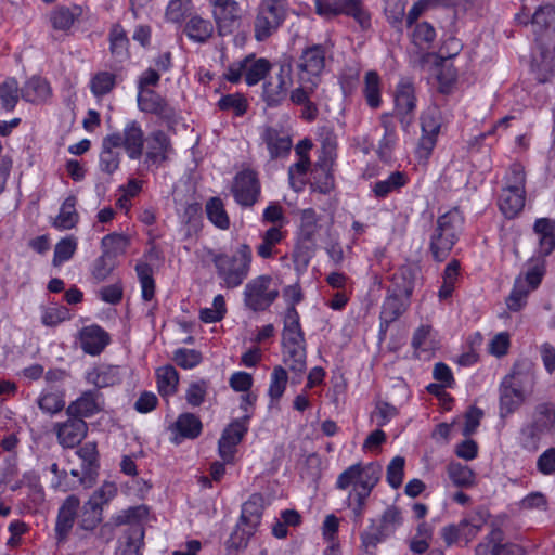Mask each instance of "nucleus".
I'll use <instances>...</instances> for the list:
<instances>
[{
	"label": "nucleus",
	"mask_w": 555,
	"mask_h": 555,
	"mask_svg": "<svg viewBox=\"0 0 555 555\" xmlns=\"http://www.w3.org/2000/svg\"><path fill=\"white\" fill-rule=\"evenodd\" d=\"M79 506L80 500L74 494L67 496L60 506L54 528L57 544L67 540L74 527Z\"/></svg>",
	"instance_id": "nucleus-17"
},
{
	"label": "nucleus",
	"mask_w": 555,
	"mask_h": 555,
	"mask_svg": "<svg viewBox=\"0 0 555 555\" xmlns=\"http://www.w3.org/2000/svg\"><path fill=\"white\" fill-rule=\"evenodd\" d=\"M135 271L142 288V299L150 301L155 295V281L153 278V269L146 262H139L135 266Z\"/></svg>",
	"instance_id": "nucleus-51"
},
{
	"label": "nucleus",
	"mask_w": 555,
	"mask_h": 555,
	"mask_svg": "<svg viewBox=\"0 0 555 555\" xmlns=\"http://www.w3.org/2000/svg\"><path fill=\"white\" fill-rule=\"evenodd\" d=\"M261 140L267 145L271 159L288 156L293 147L292 138L273 127H266Z\"/></svg>",
	"instance_id": "nucleus-23"
},
{
	"label": "nucleus",
	"mask_w": 555,
	"mask_h": 555,
	"mask_svg": "<svg viewBox=\"0 0 555 555\" xmlns=\"http://www.w3.org/2000/svg\"><path fill=\"white\" fill-rule=\"evenodd\" d=\"M325 47L312 44L305 48L296 62L297 81L320 83L325 67Z\"/></svg>",
	"instance_id": "nucleus-9"
},
{
	"label": "nucleus",
	"mask_w": 555,
	"mask_h": 555,
	"mask_svg": "<svg viewBox=\"0 0 555 555\" xmlns=\"http://www.w3.org/2000/svg\"><path fill=\"white\" fill-rule=\"evenodd\" d=\"M37 404L43 413L57 414L65 409L64 395L62 392H41Z\"/></svg>",
	"instance_id": "nucleus-57"
},
{
	"label": "nucleus",
	"mask_w": 555,
	"mask_h": 555,
	"mask_svg": "<svg viewBox=\"0 0 555 555\" xmlns=\"http://www.w3.org/2000/svg\"><path fill=\"white\" fill-rule=\"evenodd\" d=\"M411 299L387 291L383 301L379 319L386 322L397 321L410 307Z\"/></svg>",
	"instance_id": "nucleus-30"
},
{
	"label": "nucleus",
	"mask_w": 555,
	"mask_h": 555,
	"mask_svg": "<svg viewBox=\"0 0 555 555\" xmlns=\"http://www.w3.org/2000/svg\"><path fill=\"white\" fill-rule=\"evenodd\" d=\"M116 85V75L109 72L96 73L90 81V89L95 98L108 94Z\"/></svg>",
	"instance_id": "nucleus-55"
},
{
	"label": "nucleus",
	"mask_w": 555,
	"mask_h": 555,
	"mask_svg": "<svg viewBox=\"0 0 555 555\" xmlns=\"http://www.w3.org/2000/svg\"><path fill=\"white\" fill-rule=\"evenodd\" d=\"M421 268L416 264L401 266L391 276V286L387 289L397 295L411 299L416 283L420 280Z\"/></svg>",
	"instance_id": "nucleus-20"
},
{
	"label": "nucleus",
	"mask_w": 555,
	"mask_h": 555,
	"mask_svg": "<svg viewBox=\"0 0 555 555\" xmlns=\"http://www.w3.org/2000/svg\"><path fill=\"white\" fill-rule=\"evenodd\" d=\"M412 31L410 35L411 42L420 51H427L431 49L436 40V29L428 22H420L411 27Z\"/></svg>",
	"instance_id": "nucleus-36"
},
{
	"label": "nucleus",
	"mask_w": 555,
	"mask_h": 555,
	"mask_svg": "<svg viewBox=\"0 0 555 555\" xmlns=\"http://www.w3.org/2000/svg\"><path fill=\"white\" fill-rule=\"evenodd\" d=\"M212 25L199 16L191 17L184 27L186 36L195 42H205L212 34Z\"/></svg>",
	"instance_id": "nucleus-45"
},
{
	"label": "nucleus",
	"mask_w": 555,
	"mask_h": 555,
	"mask_svg": "<svg viewBox=\"0 0 555 555\" xmlns=\"http://www.w3.org/2000/svg\"><path fill=\"white\" fill-rule=\"evenodd\" d=\"M172 151L169 137L162 130L151 133L149 151L145 154L146 164H162L168 159V153Z\"/></svg>",
	"instance_id": "nucleus-24"
},
{
	"label": "nucleus",
	"mask_w": 555,
	"mask_h": 555,
	"mask_svg": "<svg viewBox=\"0 0 555 555\" xmlns=\"http://www.w3.org/2000/svg\"><path fill=\"white\" fill-rule=\"evenodd\" d=\"M86 379L93 384L95 389L112 387L121 382L119 367L116 365L102 364L88 372Z\"/></svg>",
	"instance_id": "nucleus-29"
},
{
	"label": "nucleus",
	"mask_w": 555,
	"mask_h": 555,
	"mask_svg": "<svg viewBox=\"0 0 555 555\" xmlns=\"http://www.w3.org/2000/svg\"><path fill=\"white\" fill-rule=\"evenodd\" d=\"M76 454L82 462L80 485L90 488L94 485L100 469L98 446L95 442L88 441L77 449Z\"/></svg>",
	"instance_id": "nucleus-18"
},
{
	"label": "nucleus",
	"mask_w": 555,
	"mask_h": 555,
	"mask_svg": "<svg viewBox=\"0 0 555 555\" xmlns=\"http://www.w3.org/2000/svg\"><path fill=\"white\" fill-rule=\"evenodd\" d=\"M77 249V240L74 236L62 238L54 247L53 266L57 267L68 261Z\"/></svg>",
	"instance_id": "nucleus-61"
},
{
	"label": "nucleus",
	"mask_w": 555,
	"mask_h": 555,
	"mask_svg": "<svg viewBox=\"0 0 555 555\" xmlns=\"http://www.w3.org/2000/svg\"><path fill=\"white\" fill-rule=\"evenodd\" d=\"M371 493V491L352 486V490L348 494L346 504L352 511V520L354 524H362L366 509V500L370 498Z\"/></svg>",
	"instance_id": "nucleus-40"
},
{
	"label": "nucleus",
	"mask_w": 555,
	"mask_h": 555,
	"mask_svg": "<svg viewBox=\"0 0 555 555\" xmlns=\"http://www.w3.org/2000/svg\"><path fill=\"white\" fill-rule=\"evenodd\" d=\"M409 181L406 173L393 171L386 179L378 180L372 185V192L378 199L386 198L393 192H399Z\"/></svg>",
	"instance_id": "nucleus-34"
},
{
	"label": "nucleus",
	"mask_w": 555,
	"mask_h": 555,
	"mask_svg": "<svg viewBox=\"0 0 555 555\" xmlns=\"http://www.w3.org/2000/svg\"><path fill=\"white\" fill-rule=\"evenodd\" d=\"M139 109L146 114L156 115L167 125H172L177 120V111L169 102L154 90H141L138 94Z\"/></svg>",
	"instance_id": "nucleus-12"
},
{
	"label": "nucleus",
	"mask_w": 555,
	"mask_h": 555,
	"mask_svg": "<svg viewBox=\"0 0 555 555\" xmlns=\"http://www.w3.org/2000/svg\"><path fill=\"white\" fill-rule=\"evenodd\" d=\"M314 255V243H306L298 241L292 254L294 269L298 273L307 270L310 260Z\"/></svg>",
	"instance_id": "nucleus-52"
},
{
	"label": "nucleus",
	"mask_w": 555,
	"mask_h": 555,
	"mask_svg": "<svg viewBox=\"0 0 555 555\" xmlns=\"http://www.w3.org/2000/svg\"><path fill=\"white\" fill-rule=\"evenodd\" d=\"M300 318L296 308L286 309L284 327L282 332V345L305 344V334L300 326Z\"/></svg>",
	"instance_id": "nucleus-28"
},
{
	"label": "nucleus",
	"mask_w": 555,
	"mask_h": 555,
	"mask_svg": "<svg viewBox=\"0 0 555 555\" xmlns=\"http://www.w3.org/2000/svg\"><path fill=\"white\" fill-rule=\"evenodd\" d=\"M450 480L459 488H472L476 483V474L467 465L459 462H451L447 466Z\"/></svg>",
	"instance_id": "nucleus-39"
},
{
	"label": "nucleus",
	"mask_w": 555,
	"mask_h": 555,
	"mask_svg": "<svg viewBox=\"0 0 555 555\" xmlns=\"http://www.w3.org/2000/svg\"><path fill=\"white\" fill-rule=\"evenodd\" d=\"M157 388L163 397L171 396L177 391L179 375L172 365H166L157 370Z\"/></svg>",
	"instance_id": "nucleus-46"
},
{
	"label": "nucleus",
	"mask_w": 555,
	"mask_h": 555,
	"mask_svg": "<svg viewBox=\"0 0 555 555\" xmlns=\"http://www.w3.org/2000/svg\"><path fill=\"white\" fill-rule=\"evenodd\" d=\"M21 88L15 78H8L0 83V103L3 109L12 112L20 99Z\"/></svg>",
	"instance_id": "nucleus-49"
},
{
	"label": "nucleus",
	"mask_w": 555,
	"mask_h": 555,
	"mask_svg": "<svg viewBox=\"0 0 555 555\" xmlns=\"http://www.w3.org/2000/svg\"><path fill=\"white\" fill-rule=\"evenodd\" d=\"M214 16L221 35L233 33L241 18V9L234 0H216Z\"/></svg>",
	"instance_id": "nucleus-19"
},
{
	"label": "nucleus",
	"mask_w": 555,
	"mask_h": 555,
	"mask_svg": "<svg viewBox=\"0 0 555 555\" xmlns=\"http://www.w3.org/2000/svg\"><path fill=\"white\" fill-rule=\"evenodd\" d=\"M79 340L85 353L98 356L109 344L111 337L100 325L92 324L80 330Z\"/></svg>",
	"instance_id": "nucleus-22"
},
{
	"label": "nucleus",
	"mask_w": 555,
	"mask_h": 555,
	"mask_svg": "<svg viewBox=\"0 0 555 555\" xmlns=\"http://www.w3.org/2000/svg\"><path fill=\"white\" fill-rule=\"evenodd\" d=\"M81 14L80 7L74 5L72 8L59 7L50 14V22L52 27L57 30H67L72 27L75 20Z\"/></svg>",
	"instance_id": "nucleus-42"
},
{
	"label": "nucleus",
	"mask_w": 555,
	"mask_h": 555,
	"mask_svg": "<svg viewBox=\"0 0 555 555\" xmlns=\"http://www.w3.org/2000/svg\"><path fill=\"white\" fill-rule=\"evenodd\" d=\"M531 23L539 31L548 29L555 31V8L553 5L540 7L534 12Z\"/></svg>",
	"instance_id": "nucleus-62"
},
{
	"label": "nucleus",
	"mask_w": 555,
	"mask_h": 555,
	"mask_svg": "<svg viewBox=\"0 0 555 555\" xmlns=\"http://www.w3.org/2000/svg\"><path fill=\"white\" fill-rule=\"evenodd\" d=\"M51 95V87L47 79L33 76L21 88V98L29 103L39 104L46 102Z\"/></svg>",
	"instance_id": "nucleus-26"
},
{
	"label": "nucleus",
	"mask_w": 555,
	"mask_h": 555,
	"mask_svg": "<svg viewBox=\"0 0 555 555\" xmlns=\"http://www.w3.org/2000/svg\"><path fill=\"white\" fill-rule=\"evenodd\" d=\"M249 414L234 420L222 431L218 441V450L220 457L227 462H232L236 452V446L242 441L248 431Z\"/></svg>",
	"instance_id": "nucleus-11"
},
{
	"label": "nucleus",
	"mask_w": 555,
	"mask_h": 555,
	"mask_svg": "<svg viewBox=\"0 0 555 555\" xmlns=\"http://www.w3.org/2000/svg\"><path fill=\"white\" fill-rule=\"evenodd\" d=\"M315 13L324 20L352 17L362 30L371 28V14L361 0H314Z\"/></svg>",
	"instance_id": "nucleus-5"
},
{
	"label": "nucleus",
	"mask_w": 555,
	"mask_h": 555,
	"mask_svg": "<svg viewBox=\"0 0 555 555\" xmlns=\"http://www.w3.org/2000/svg\"><path fill=\"white\" fill-rule=\"evenodd\" d=\"M149 514L147 507L145 505L132 506L127 509L121 511L119 514L112 518L114 526H122L128 525L125 534L129 537L131 529L135 526L143 527L142 519H144Z\"/></svg>",
	"instance_id": "nucleus-37"
},
{
	"label": "nucleus",
	"mask_w": 555,
	"mask_h": 555,
	"mask_svg": "<svg viewBox=\"0 0 555 555\" xmlns=\"http://www.w3.org/2000/svg\"><path fill=\"white\" fill-rule=\"evenodd\" d=\"M503 379L531 397L537 383L535 365L531 360L521 358L513 364Z\"/></svg>",
	"instance_id": "nucleus-16"
},
{
	"label": "nucleus",
	"mask_w": 555,
	"mask_h": 555,
	"mask_svg": "<svg viewBox=\"0 0 555 555\" xmlns=\"http://www.w3.org/2000/svg\"><path fill=\"white\" fill-rule=\"evenodd\" d=\"M272 276L263 274L250 280L244 288V305L254 312L266 311L279 297L278 288H270Z\"/></svg>",
	"instance_id": "nucleus-8"
},
{
	"label": "nucleus",
	"mask_w": 555,
	"mask_h": 555,
	"mask_svg": "<svg viewBox=\"0 0 555 555\" xmlns=\"http://www.w3.org/2000/svg\"><path fill=\"white\" fill-rule=\"evenodd\" d=\"M245 59H250L246 65L245 82L248 86H255L270 72L271 63L263 57L256 59L255 54H249Z\"/></svg>",
	"instance_id": "nucleus-41"
},
{
	"label": "nucleus",
	"mask_w": 555,
	"mask_h": 555,
	"mask_svg": "<svg viewBox=\"0 0 555 555\" xmlns=\"http://www.w3.org/2000/svg\"><path fill=\"white\" fill-rule=\"evenodd\" d=\"M104 410V397L98 389L83 391L76 400L65 409L67 416H76L81 420L92 417Z\"/></svg>",
	"instance_id": "nucleus-15"
},
{
	"label": "nucleus",
	"mask_w": 555,
	"mask_h": 555,
	"mask_svg": "<svg viewBox=\"0 0 555 555\" xmlns=\"http://www.w3.org/2000/svg\"><path fill=\"white\" fill-rule=\"evenodd\" d=\"M173 429L182 438L195 439L201 435L203 424L195 414L182 413L175 422Z\"/></svg>",
	"instance_id": "nucleus-38"
},
{
	"label": "nucleus",
	"mask_w": 555,
	"mask_h": 555,
	"mask_svg": "<svg viewBox=\"0 0 555 555\" xmlns=\"http://www.w3.org/2000/svg\"><path fill=\"white\" fill-rule=\"evenodd\" d=\"M287 0H261L254 22L255 39L264 41L284 23L287 16Z\"/></svg>",
	"instance_id": "nucleus-4"
},
{
	"label": "nucleus",
	"mask_w": 555,
	"mask_h": 555,
	"mask_svg": "<svg viewBox=\"0 0 555 555\" xmlns=\"http://www.w3.org/2000/svg\"><path fill=\"white\" fill-rule=\"evenodd\" d=\"M287 380L286 370L281 365L275 366L271 374V383L268 390L271 401H279L281 399L286 389Z\"/></svg>",
	"instance_id": "nucleus-60"
},
{
	"label": "nucleus",
	"mask_w": 555,
	"mask_h": 555,
	"mask_svg": "<svg viewBox=\"0 0 555 555\" xmlns=\"http://www.w3.org/2000/svg\"><path fill=\"white\" fill-rule=\"evenodd\" d=\"M211 260L222 285L236 288L249 274L253 251L248 244H241L234 255L215 254Z\"/></svg>",
	"instance_id": "nucleus-2"
},
{
	"label": "nucleus",
	"mask_w": 555,
	"mask_h": 555,
	"mask_svg": "<svg viewBox=\"0 0 555 555\" xmlns=\"http://www.w3.org/2000/svg\"><path fill=\"white\" fill-rule=\"evenodd\" d=\"M231 192L235 202L242 207L254 206L261 192L257 171L250 168L238 171L233 179Z\"/></svg>",
	"instance_id": "nucleus-10"
},
{
	"label": "nucleus",
	"mask_w": 555,
	"mask_h": 555,
	"mask_svg": "<svg viewBox=\"0 0 555 555\" xmlns=\"http://www.w3.org/2000/svg\"><path fill=\"white\" fill-rule=\"evenodd\" d=\"M286 232L281 225H272L260 237L261 243L256 247L257 255L262 259L273 258L278 254L276 246L285 238Z\"/></svg>",
	"instance_id": "nucleus-32"
},
{
	"label": "nucleus",
	"mask_w": 555,
	"mask_h": 555,
	"mask_svg": "<svg viewBox=\"0 0 555 555\" xmlns=\"http://www.w3.org/2000/svg\"><path fill=\"white\" fill-rule=\"evenodd\" d=\"M363 94L371 108L375 109L380 106V79L376 72L370 70L365 74Z\"/></svg>",
	"instance_id": "nucleus-48"
},
{
	"label": "nucleus",
	"mask_w": 555,
	"mask_h": 555,
	"mask_svg": "<svg viewBox=\"0 0 555 555\" xmlns=\"http://www.w3.org/2000/svg\"><path fill=\"white\" fill-rule=\"evenodd\" d=\"M416 96L414 85L409 80H401L395 93V116L408 127L414 119Z\"/></svg>",
	"instance_id": "nucleus-14"
},
{
	"label": "nucleus",
	"mask_w": 555,
	"mask_h": 555,
	"mask_svg": "<svg viewBox=\"0 0 555 555\" xmlns=\"http://www.w3.org/2000/svg\"><path fill=\"white\" fill-rule=\"evenodd\" d=\"M478 527L470 525L467 520H462L459 525H449L442 529V538L448 545L459 542L464 534L475 535Z\"/></svg>",
	"instance_id": "nucleus-59"
},
{
	"label": "nucleus",
	"mask_w": 555,
	"mask_h": 555,
	"mask_svg": "<svg viewBox=\"0 0 555 555\" xmlns=\"http://www.w3.org/2000/svg\"><path fill=\"white\" fill-rule=\"evenodd\" d=\"M463 224L464 216L457 207L438 217L429 241V251L435 261L442 262L449 257L459 241Z\"/></svg>",
	"instance_id": "nucleus-1"
},
{
	"label": "nucleus",
	"mask_w": 555,
	"mask_h": 555,
	"mask_svg": "<svg viewBox=\"0 0 555 555\" xmlns=\"http://www.w3.org/2000/svg\"><path fill=\"white\" fill-rule=\"evenodd\" d=\"M88 429L86 421L76 416H67L66 421L57 422L53 427L57 442L64 449L78 447L86 438Z\"/></svg>",
	"instance_id": "nucleus-13"
},
{
	"label": "nucleus",
	"mask_w": 555,
	"mask_h": 555,
	"mask_svg": "<svg viewBox=\"0 0 555 555\" xmlns=\"http://www.w3.org/2000/svg\"><path fill=\"white\" fill-rule=\"evenodd\" d=\"M117 266L116 259L111 257L108 253H103L92 263L91 275L96 282L105 281Z\"/></svg>",
	"instance_id": "nucleus-56"
},
{
	"label": "nucleus",
	"mask_w": 555,
	"mask_h": 555,
	"mask_svg": "<svg viewBox=\"0 0 555 555\" xmlns=\"http://www.w3.org/2000/svg\"><path fill=\"white\" fill-rule=\"evenodd\" d=\"M317 214L312 208L304 209L300 216L298 241L314 243L317 233Z\"/></svg>",
	"instance_id": "nucleus-53"
},
{
	"label": "nucleus",
	"mask_w": 555,
	"mask_h": 555,
	"mask_svg": "<svg viewBox=\"0 0 555 555\" xmlns=\"http://www.w3.org/2000/svg\"><path fill=\"white\" fill-rule=\"evenodd\" d=\"M519 388L512 386L506 380L502 379L499 386V414L501 418L515 413L529 398Z\"/></svg>",
	"instance_id": "nucleus-21"
},
{
	"label": "nucleus",
	"mask_w": 555,
	"mask_h": 555,
	"mask_svg": "<svg viewBox=\"0 0 555 555\" xmlns=\"http://www.w3.org/2000/svg\"><path fill=\"white\" fill-rule=\"evenodd\" d=\"M144 527L135 526L126 537L125 545L115 555H139L140 547L144 544Z\"/></svg>",
	"instance_id": "nucleus-63"
},
{
	"label": "nucleus",
	"mask_w": 555,
	"mask_h": 555,
	"mask_svg": "<svg viewBox=\"0 0 555 555\" xmlns=\"http://www.w3.org/2000/svg\"><path fill=\"white\" fill-rule=\"evenodd\" d=\"M403 516L396 505L388 506L380 516L379 524L376 525L371 519V526L360 535L361 542L365 548H375L379 543L391 537L402 525Z\"/></svg>",
	"instance_id": "nucleus-6"
},
{
	"label": "nucleus",
	"mask_w": 555,
	"mask_h": 555,
	"mask_svg": "<svg viewBox=\"0 0 555 555\" xmlns=\"http://www.w3.org/2000/svg\"><path fill=\"white\" fill-rule=\"evenodd\" d=\"M382 476V466L377 463L362 465L356 463L341 472L336 480V488L346 490L350 486H357L363 490L373 491Z\"/></svg>",
	"instance_id": "nucleus-7"
},
{
	"label": "nucleus",
	"mask_w": 555,
	"mask_h": 555,
	"mask_svg": "<svg viewBox=\"0 0 555 555\" xmlns=\"http://www.w3.org/2000/svg\"><path fill=\"white\" fill-rule=\"evenodd\" d=\"M130 241L128 236L119 233H111L105 235L101 241V247L103 253H108L111 257L114 259L117 256L122 255L128 246Z\"/></svg>",
	"instance_id": "nucleus-54"
},
{
	"label": "nucleus",
	"mask_w": 555,
	"mask_h": 555,
	"mask_svg": "<svg viewBox=\"0 0 555 555\" xmlns=\"http://www.w3.org/2000/svg\"><path fill=\"white\" fill-rule=\"evenodd\" d=\"M490 540L494 542L491 548V555H525V550L514 543H502L504 540V532L500 528H494L490 532Z\"/></svg>",
	"instance_id": "nucleus-50"
},
{
	"label": "nucleus",
	"mask_w": 555,
	"mask_h": 555,
	"mask_svg": "<svg viewBox=\"0 0 555 555\" xmlns=\"http://www.w3.org/2000/svg\"><path fill=\"white\" fill-rule=\"evenodd\" d=\"M76 197L68 196L60 208V214L56 216L53 225L57 229L69 230L78 222V214L76 211Z\"/></svg>",
	"instance_id": "nucleus-43"
},
{
	"label": "nucleus",
	"mask_w": 555,
	"mask_h": 555,
	"mask_svg": "<svg viewBox=\"0 0 555 555\" xmlns=\"http://www.w3.org/2000/svg\"><path fill=\"white\" fill-rule=\"evenodd\" d=\"M263 508V496L260 493L251 494L242 505L240 516L241 524L251 525L253 528H258L261 524Z\"/></svg>",
	"instance_id": "nucleus-35"
},
{
	"label": "nucleus",
	"mask_w": 555,
	"mask_h": 555,
	"mask_svg": "<svg viewBox=\"0 0 555 555\" xmlns=\"http://www.w3.org/2000/svg\"><path fill=\"white\" fill-rule=\"evenodd\" d=\"M289 88L269 81L263 85L262 98L269 107L279 106L287 96Z\"/></svg>",
	"instance_id": "nucleus-64"
},
{
	"label": "nucleus",
	"mask_w": 555,
	"mask_h": 555,
	"mask_svg": "<svg viewBox=\"0 0 555 555\" xmlns=\"http://www.w3.org/2000/svg\"><path fill=\"white\" fill-rule=\"evenodd\" d=\"M206 215L208 220L217 228L221 230L229 229L230 219L219 197H211L207 201Z\"/></svg>",
	"instance_id": "nucleus-47"
},
{
	"label": "nucleus",
	"mask_w": 555,
	"mask_h": 555,
	"mask_svg": "<svg viewBox=\"0 0 555 555\" xmlns=\"http://www.w3.org/2000/svg\"><path fill=\"white\" fill-rule=\"evenodd\" d=\"M109 51L117 63H124L130 59L128 35L120 24H114L108 33Z\"/></svg>",
	"instance_id": "nucleus-27"
},
{
	"label": "nucleus",
	"mask_w": 555,
	"mask_h": 555,
	"mask_svg": "<svg viewBox=\"0 0 555 555\" xmlns=\"http://www.w3.org/2000/svg\"><path fill=\"white\" fill-rule=\"evenodd\" d=\"M555 431V404L542 402L535 405L531 423L520 429L522 447L528 450H537L543 435Z\"/></svg>",
	"instance_id": "nucleus-3"
},
{
	"label": "nucleus",
	"mask_w": 555,
	"mask_h": 555,
	"mask_svg": "<svg viewBox=\"0 0 555 555\" xmlns=\"http://www.w3.org/2000/svg\"><path fill=\"white\" fill-rule=\"evenodd\" d=\"M525 199L526 192L503 188L499 197V208L507 219H513L522 210Z\"/></svg>",
	"instance_id": "nucleus-31"
},
{
	"label": "nucleus",
	"mask_w": 555,
	"mask_h": 555,
	"mask_svg": "<svg viewBox=\"0 0 555 555\" xmlns=\"http://www.w3.org/2000/svg\"><path fill=\"white\" fill-rule=\"evenodd\" d=\"M258 528H253L251 525L236 524L235 529L227 541V547L230 551L240 552L247 547L250 538L256 533Z\"/></svg>",
	"instance_id": "nucleus-44"
},
{
	"label": "nucleus",
	"mask_w": 555,
	"mask_h": 555,
	"mask_svg": "<svg viewBox=\"0 0 555 555\" xmlns=\"http://www.w3.org/2000/svg\"><path fill=\"white\" fill-rule=\"evenodd\" d=\"M283 347V361L291 372L297 376H301L306 369V343L297 345H282Z\"/></svg>",
	"instance_id": "nucleus-33"
},
{
	"label": "nucleus",
	"mask_w": 555,
	"mask_h": 555,
	"mask_svg": "<svg viewBox=\"0 0 555 555\" xmlns=\"http://www.w3.org/2000/svg\"><path fill=\"white\" fill-rule=\"evenodd\" d=\"M217 105L220 111H233L235 116L241 117L246 113L248 102L242 93H230L222 95Z\"/></svg>",
	"instance_id": "nucleus-58"
},
{
	"label": "nucleus",
	"mask_w": 555,
	"mask_h": 555,
	"mask_svg": "<svg viewBox=\"0 0 555 555\" xmlns=\"http://www.w3.org/2000/svg\"><path fill=\"white\" fill-rule=\"evenodd\" d=\"M124 149L129 158L139 159L143 154L144 133L137 120L129 121L124 128Z\"/></svg>",
	"instance_id": "nucleus-25"
}]
</instances>
